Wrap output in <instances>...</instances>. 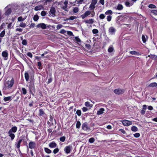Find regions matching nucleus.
Here are the masks:
<instances>
[{
	"instance_id": "f257e3e1",
	"label": "nucleus",
	"mask_w": 157,
	"mask_h": 157,
	"mask_svg": "<svg viewBox=\"0 0 157 157\" xmlns=\"http://www.w3.org/2000/svg\"><path fill=\"white\" fill-rule=\"evenodd\" d=\"M14 82V79L12 78L10 81H7L5 84V86L8 89L10 88L13 85Z\"/></svg>"
},
{
	"instance_id": "f03ea898",
	"label": "nucleus",
	"mask_w": 157,
	"mask_h": 157,
	"mask_svg": "<svg viewBox=\"0 0 157 157\" xmlns=\"http://www.w3.org/2000/svg\"><path fill=\"white\" fill-rule=\"evenodd\" d=\"M123 124L124 126H128L132 124V123L131 121L128 120H124L121 121Z\"/></svg>"
},
{
	"instance_id": "7ed1b4c3",
	"label": "nucleus",
	"mask_w": 157,
	"mask_h": 157,
	"mask_svg": "<svg viewBox=\"0 0 157 157\" xmlns=\"http://www.w3.org/2000/svg\"><path fill=\"white\" fill-rule=\"evenodd\" d=\"M72 149V146L70 145L66 146L64 149L66 154H68L69 153Z\"/></svg>"
},
{
	"instance_id": "20e7f679",
	"label": "nucleus",
	"mask_w": 157,
	"mask_h": 157,
	"mask_svg": "<svg viewBox=\"0 0 157 157\" xmlns=\"http://www.w3.org/2000/svg\"><path fill=\"white\" fill-rule=\"evenodd\" d=\"M2 55L4 60H7L8 59V52L7 50H5L2 52Z\"/></svg>"
},
{
	"instance_id": "39448f33",
	"label": "nucleus",
	"mask_w": 157,
	"mask_h": 157,
	"mask_svg": "<svg viewBox=\"0 0 157 157\" xmlns=\"http://www.w3.org/2000/svg\"><path fill=\"white\" fill-rule=\"evenodd\" d=\"M116 30L113 27H110L108 30L109 33L111 35H114L116 32Z\"/></svg>"
},
{
	"instance_id": "423d86ee",
	"label": "nucleus",
	"mask_w": 157,
	"mask_h": 157,
	"mask_svg": "<svg viewBox=\"0 0 157 157\" xmlns=\"http://www.w3.org/2000/svg\"><path fill=\"white\" fill-rule=\"evenodd\" d=\"M124 91V89H116L114 90V92L115 94L118 95L123 94Z\"/></svg>"
},
{
	"instance_id": "0eeeda50",
	"label": "nucleus",
	"mask_w": 157,
	"mask_h": 157,
	"mask_svg": "<svg viewBox=\"0 0 157 157\" xmlns=\"http://www.w3.org/2000/svg\"><path fill=\"white\" fill-rule=\"evenodd\" d=\"M91 14V11H86L84 14L81 15L80 16L82 19H84Z\"/></svg>"
},
{
	"instance_id": "6e6552de",
	"label": "nucleus",
	"mask_w": 157,
	"mask_h": 157,
	"mask_svg": "<svg viewBox=\"0 0 157 157\" xmlns=\"http://www.w3.org/2000/svg\"><path fill=\"white\" fill-rule=\"evenodd\" d=\"M36 27L38 28H40L43 29H45L47 28L46 25L43 23L38 24Z\"/></svg>"
},
{
	"instance_id": "1a4fd4ad",
	"label": "nucleus",
	"mask_w": 157,
	"mask_h": 157,
	"mask_svg": "<svg viewBox=\"0 0 157 157\" xmlns=\"http://www.w3.org/2000/svg\"><path fill=\"white\" fill-rule=\"evenodd\" d=\"M36 146V143L33 141L30 142L29 144V147L31 149L34 148Z\"/></svg>"
},
{
	"instance_id": "9d476101",
	"label": "nucleus",
	"mask_w": 157,
	"mask_h": 157,
	"mask_svg": "<svg viewBox=\"0 0 157 157\" xmlns=\"http://www.w3.org/2000/svg\"><path fill=\"white\" fill-rule=\"evenodd\" d=\"M21 95H25L27 94V90L24 87H22L20 89Z\"/></svg>"
},
{
	"instance_id": "9b49d317",
	"label": "nucleus",
	"mask_w": 157,
	"mask_h": 157,
	"mask_svg": "<svg viewBox=\"0 0 157 157\" xmlns=\"http://www.w3.org/2000/svg\"><path fill=\"white\" fill-rule=\"evenodd\" d=\"M9 6H7L5 8V9H7L6 10V11L5 13H4L5 15H9L11 13L12 10L10 8H8Z\"/></svg>"
},
{
	"instance_id": "f8f14e48",
	"label": "nucleus",
	"mask_w": 157,
	"mask_h": 157,
	"mask_svg": "<svg viewBox=\"0 0 157 157\" xmlns=\"http://www.w3.org/2000/svg\"><path fill=\"white\" fill-rule=\"evenodd\" d=\"M48 146L51 148H55L57 146V144L54 141H52L49 144Z\"/></svg>"
},
{
	"instance_id": "ddd939ff",
	"label": "nucleus",
	"mask_w": 157,
	"mask_h": 157,
	"mask_svg": "<svg viewBox=\"0 0 157 157\" xmlns=\"http://www.w3.org/2000/svg\"><path fill=\"white\" fill-rule=\"evenodd\" d=\"M82 128L84 130H87L89 129V127L88 126L86 122H85L82 124Z\"/></svg>"
},
{
	"instance_id": "4468645a",
	"label": "nucleus",
	"mask_w": 157,
	"mask_h": 157,
	"mask_svg": "<svg viewBox=\"0 0 157 157\" xmlns=\"http://www.w3.org/2000/svg\"><path fill=\"white\" fill-rule=\"evenodd\" d=\"M94 19H90L89 20H87L84 21V22H85V23L92 24L94 22Z\"/></svg>"
},
{
	"instance_id": "2eb2a0df",
	"label": "nucleus",
	"mask_w": 157,
	"mask_h": 157,
	"mask_svg": "<svg viewBox=\"0 0 157 157\" xmlns=\"http://www.w3.org/2000/svg\"><path fill=\"white\" fill-rule=\"evenodd\" d=\"M111 41V40L108 37L105 36V40L103 42V44L104 45H105L106 44L109 43Z\"/></svg>"
},
{
	"instance_id": "dca6fc26",
	"label": "nucleus",
	"mask_w": 157,
	"mask_h": 157,
	"mask_svg": "<svg viewBox=\"0 0 157 157\" xmlns=\"http://www.w3.org/2000/svg\"><path fill=\"white\" fill-rule=\"evenodd\" d=\"M123 8V6L121 4H118V5L115 7V9L116 10H121Z\"/></svg>"
},
{
	"instance_id": "f3484780",
	"label": "nucleus",
	"mask_w": 157,
	"mask_h": 157,
	"mask_svg": "<svg viewBox=\"0 0 157 157\" xmlns=\"http://www.w3.org/2000/svg\"><path fill=\"white\" fill-rule=\"evenodd\" d=\"M23 139H20L16 143L15 145L17 148H19L20 146V144L22 141Z\"/></svg>"
},
{
	"instance_id": "a211bd4d",
	"label": "nucleus",
	"mask_w": 157,
	"mask_h": 157,
	"mask_svg": "<svg viewBox=\"0 0 157 157\" xmlns=\"http://www.w3.org/2000/svg\"><path fill=\"white\" fill-rule=\"evenodd\" d=\"M17 127L16 126H13L12 127L10 130H9L8 132L12 133H15L17 132Z\"/></svg>"
},
{
	"instance_id": "6ab92c4d",
	"label": "nucleus",
	"mask_w": 157,
	"mask_h": 157,
	"mask_svg": "<svg viewBox=\"0 0 157 157\" xmlns=\"http://www.w3.org/2000/svg\"><path fill=\"white\" fill-rule=\"evenodd\" d=\"M50 12L53 15L55 16V13L56 10L55 8L54 7H51L50 10Z\"/></svg>"
},
{
	"instance_id": "aec40b11",
	"label": "nucleus",
	"mask_w": 157,
	"mask_h": 157,
	"mask_svg": "<svg viewBox=\"0 0 157 157\" xmlns=\"http://www.w3.org/2000/svg\"><path fill=\"white\" fill-rule=\"evenodd\" d=\"M105 109L103 108H100L99 110L97 112V114L98 115H101L104 113Z\"/></svg>"
},
{
	"instance_id": "412c9836",
	"label": "nucleus",
	"mask_w": 157,
	"mask_h": 157,
	"mask_svg": "<svg viewBox=\"0 0 157 157\" xmlns=\"http://www.w3.org/2000/svg\"><path fill=\"white\" fill-rule=\"evenodd\" d=\"M8 133L9 134V136L11 138V140H13L15 136L14 134L13 133L9 132Z\"/></svg>"
},
{
	"instance_id": "4be33fe9",
	"label": "nucleus",
	"mask_w": 157,
	"mask_h": 157,
	"mask_svg": "<svg viewBox=\"0 0 157 157\" xmlns=\"http://www.w3.org/2000/svg\"><path fill=\"white\" fill-rule=\"evenodd\" d=\"M148 56L150 57V58L155 60H157V56L154 55H148Z\"/></svg>"
},
{
	"instance_id": "5701e85b",
	"label": "nucleus",
	"mask_w": 157,
	"mask_h": 157,
	"mask_svg": "<svg viewBox=\"0 0 157 157\" xmlns=\"http://www.w3.org/2000/svg\"><path fill=\"white\" fill-rule=\"evenodd\" d=\"M12 96L4 97L3 99V100L5 102L7 101H10L12 100Z\"/></svg>"
},
{
	"instance_id": "b1692460",
	"label": "nucleus",
	"mask_w": 157,
	"mask_h": 157,
	"mask_svg": "<svg viewBox=\"0 0 157 157\" xmlns=\"http://www.w3.org/2000/svg\"><path fill=\"white\" fill-rule=\"evenodd\" d=\"M157 86V83L155 82H154L151 83L149 84L148 86V87H156Z\"/></svg>"
},
{
	"instance_id": "393cba45",
	"label": "nucleus",
	"mask_w": 157,
	"mask_h": 157,
	"mask_svg": "<svg viewBox=\"0 0 157 157\" xmlns=\"http://www.w3.org/2000/svg\"><path fill=\"white\" fill-rule=\"evenodd\" d=\"M25 80L27 82H28L29 79V75L27 72H25Z\"/></svg>"
},
{
	"instance_id": "a878e982",
	"label": "nucleus",
	"mask_w": 157,
	"mask_h": 157,
	"mask_svg": "<svg viewBox=\"0 0 157 157\" xmlns=\"http://www.w3.org/2000/svg\"><path fill=\"white\" fill-rule=\"evenodd\" d=\"M39 116H42L43 115L45 114L44 111L42 109H40L39 110Z\"/></svg>"
},
{
	"instance_id": "bb28decb",
	"label": "nucleus",
	"mask_w": 157,
	"mask_h": 157,
	"mask_svg": "<svg viewBox=\"0 0 157 157\" xmlns=\"http://www.w3.org/2000/svg\"><path fill=\"white\" fill-rule=\"evenodd\" d=\"M42 8H43V6L41 5H40L36 6L34 9L35 11H38L41 10Z\"/></svg>"
},
{
	"instance_id": "cd10ccee",
	"label": "nucleus",
	"mask_w": 157,
	"mask_h": 157,
	"mask_svg": "<svg viewBox=\"0 0 157 157\" xmlns=\"http://www.w3.org/2000/svg\"><path fill=\"white\" fill-rule=\"evenodd\" d=\"M129 52L133 55L138 56L139 55V53L138 52L135 51H130Z\"/></svg>"
},
{
	"instance_id": "c85d7f7f",
	"label": "nucleus",
	"mask_w": 157,
	"mask_h": 157,
	"mask_svg": "<svg viewBox=\"0 0 157 157\" xmlns=\"http://www.w3.org/2000/svg\"><path fill=\"white\" fill-rule=\"evenodd\" d=\"M133 3H130L126 1L125 2V6L128 7H130L133 5Z\"/></svg>"
},
{
	"instance_id": "c756f323",
	"label": "nucleus",
	"mask_w": 157,
	"mask_h": 157,
	"mask_svg": "<svg viewBox=\"0 0 157 157\" xmlns=\"http://www.w3.org/2000/svg\"><path fill=\"white\" fill-rule=\"evenodd\" d=\"M75 38L76 42L78 43V44H79L80 43L81 44V40L78 38V36H75Z\"/></svg>"
},
{
	"instance_id": "7c9ffc66",
	"label": "nucleus",
	"mask_w": 157,
	"mask_h": 157,
	"mask_svg": "<svg viewBox=\"0 0 157 157\" xmlns=\"http://www.w3.org/2000/svg\"><path fill=\"white\" fill-rule=\"evenodd\" d=\"M131 129L133 132H136L138 131L137 128L135 126H133L132 127Z\"/></svg>"
},
{
	"instance_id": "2f4dec72",
	"label": "nucleus",
	"mask_w": 157,
	"mask_h": 157,
	"mask_svg": "<svg viewBox=\"0 0 157 157\" xmlns=\"http://www.w3.org/2000/svg\"><path fill=\"white\" fill-rule=\"evenodd\" d=\"M44 150L48 154H50L52 152V151L48 148L45 147Z\"/></svg>"
},
{
	"instance_id": "473e14b6",
	"label": "nucleus",
	"mask_w": 157,
	"mask_h": 157,
	"mask_svg": "<svg viewBox=\"0 0 157 157\" xmlns=\"http://www.w3.org/2000/svg\"><path fill=\"white\" fill-rule=\"evenodd\" d=\"M112 13L113 12L111 10H108L105 13V14L107 15H111Z\"/></svg>"
},
{
	"instance_id": "72a5a7b5",
	"label": "nucleus",
	"mask_w": 157,
	"mask_h": 157,
	"mask_svg": "<svg viewBox=\"0 0 157 157\" xmlns=\"http://www.w3.org/2000/svg\"><path fill=\"white\" fill-rule=\"evenodd\" d=\"M39 19V17L37 15H35L33 17V19L35 21H36Z\"/></svg>"
},
{
	"instance_id": "f704fd0d",
	"label": "nucleus",
	"mask_w": 157,
	"mask_h": 157,
	"mask_svg": "<svg viewBox=\"0 0 157 157\" xmlns=\"http://www.w3.org/2000/svg\"><path fill=\"white\" fill-rule=\"evenodd\" d=\"M114 50V48L113 46H110L108 49V51L109 52H111Z\"/></svg>"
},
{
	"instance_id": "c9c22d12",
	"label": "nucleus",
	"mask_w": 157,
	"mask_h": 157,
	"mask_svg": "<svg viewBox=\"0 0 157 157\" xmlns=\"http://www.w3.org/2000/svg\"><path fill=\"white\" fill-rule=\"evenodd\" d=\"M77 18V17L76 16H72L70 17L69 18H67L66 19V20H73L74 19H75Z\"/></svg>"
},
{
	"instance_id": "e433bc0d",
	"label": "nucleus",
	"mask_w": 157,
	"mask_h": 157,
	"mask_svg": "<svg viewBox=\"0 0 157 157\" xmlns=\"http://www.w3.org/2000/svg\"><path fill=\"white\" fill-rule=\"evenodd\" d=\"M95 7V5L91 4L89 8L90 9V10H94Z\"/></svg>"
},
{
	"instance_id": "4c0bfd02",
	"label": "nucleus",
	"mask_w": 157,
	"mask_h": 157,
	"mask_svg": "<svg viewBox=\"0 0 157 157\" xmlns=\"http://www.w3.org/2000/svg\"><path fill=\"white\" fill-rule=\"evenodd\" d=\"M81 125V124L80 122L79 121H77L76 124V128L78 129L80 128Z\"/></svg>"
},
{
	"instance_id": "58836bf2",
	"label": "nucleus",
	"mask_w": 157,
	"mask_h": 157,
	"mask_svg": "<svg viewBox=\"0 0 157 157\" xmlns=\"http://www.w3.org/2000/svg\"><path fill=\"white\" fill-rule=\"evenodd\" d=\"M85 105L86 107H92V105L90 104V103L89 101H86L85 103Z\"/></svg>"
},
{
	"instance_id": "ea45409f",
	"label": "nucleus",
	"mask_w": 157,
	"mask_h": 157,
	"mask_svg": "<svg viewBox=\"0 0 157 157\" xmlns=\"http://www.w3.org/2000/svg\"><path fill=\"white\" fill-rule=\"evenodd\" d=\"M5 34V30H4L2 31L1 33H0V37H3Z\"/></svg>"
},
{
	"instance_id": "a19ab883",
	"label": "nucleus",
	"mask_w": 157,
	"mask_h": 157,
	"mask_svg": "<svg viewBox=\"0 0 157 157\" xmlns=\"http://www.w3.org/2000/svg\"><path fill=\"white\" fill-rule=\"evenodd\" d=\"M151 13H153L154 14L157 15V10H152L151 11Z\"/></svg>"
},
{
	"instance_id": "79ce46f5",
	"label": "nucleus",
	"mask_w": 157,
	"mask_h": 157,
	"mask_svg": "<svg viewBox=\"0 0 157 157\" xmlns=\"http://www.w3.org/2000/svg\"><path fill=\"white\" fill-rule=\"evenodd\" d=\"M148 7L150 8L154 9L156 8V6L154 4H150L148 6Z\"/></svg>"
},
{
	"instance_id": "37998d69",
	"label": "nucleus",
	"mask_w": 157,
	"mask_h": 157,
	"mask_svg": "<svg viewBox=\"0 0 157 157\" xmlns=\"http://www.w3.org/2000/svg\"><path fill=\"white\" fill-rule=\"evenodd\" d=\"M79 9L78 7H75L73 9V12L74 13H77L78 12Z\"/></svg>"
},
{
	"instance_id": "c03bdc74",
	"label": "nucleus",
	"mask_w": 157,
	"mask_h": 157,
	"mask_svg": "<svg viewBox=\"0 0 157 157\" xmlns=\"http://www.w3.org/2000/svg\"><path fill=\"white\" fill-rule=\"evenodd\" d=\"M95 141V139L94 138L92 137L90 138L89 140V142L91 143H92Z\"/></svg>"
},
{
	"instance_id": "a18cd8bd",
	"label": "nucleus",
	"mask_w": 157,
	"mask_h": 157,
	"mask_svg": "<svg viewBox=\"0 0 157 157\" xmlns=\"http://www.w3.org/2000/svg\"><path fill=\"white\" fill-rule=\"evenodd\" d=\"M142 41L144 43H145L146 42L147 40L145 37L144 35H142Z\"/></svg>"
},
{
	"instance_id": "49530a36",
	"label": "nucleus",
	"mask_w": 157,
	"mask_h": 157,
	"mask_svg": "<svg viewBox=\"0 0 157 157\" xmlns=\"http://www.w3.org/2000/svg\"><path fill=\"white\" fill-rule=\"evenodd\" d=\"M112 16L111 15H109L107 16V21L109 22L112 19Z\"/></svg>"
},
{
	"instance_id": "de8ad7c7",
	"label": "nucleus",
	"mask_w": 157,
	"mask_h": 157,
	"mask_svg": "<svg viewBox=\"0 0 157 157\" xmlns=\"http://www.w3.org/2000/svg\"><path fill=\"white\" fill-rule=\"evenodd\" d=\"M19 26L21 27L25 28L26 26V24L25 23L22 22L20 23Z\"/></svg>"
},
{
	"instance_id": "09e8293b",
	"label": "nucleus",
	"mask_w": 157,
	"mask_h": 157,
	"mask_svg": "<svg viewBox=\"0 0 157 157\" xmlns=\"http://www.w3.org/2000/svg\"><path fill=\"white\" fill-rule=\"evenodd\" d=\"M76 114H77V115L78 116H81V111L80 110H77V111L76 112Z\"/></svg>"
},
{
	"instance_id": "8fccbe9b",
	"label": "nucleus",
	"mask_w": 157,
	"mask_h": 157,
	"mask_svg": "<svg viewBox=\"0 0 157 157\" xmlns=\"http://www.w3.org/2000/svg\"><path fill=\"white\" fill-rule=\"evenodd\" d=\"M37 65L39 67L38 68L39 69H41L42 68V63L40 61H39L37 63Z\"/></svg>"
},
{
	"instance_id": "3c124183",
	"label": "nucleus",
	"mask_w": 157,
	"mask_h": 157,
	"mask_svg": "<svg viewBox=\"0 0 157 157\" xmlns=\"http://www.w3.org/2000/svg\"><path fill=\"white\" fill-rule=\"evenodd\" d=\"M22 44L24 45H27V41L26 40L24 39L22 40Z\"/></svg>"
},
{
	"instance_id": "603ef678",
	"label": "nucleus",
	"mask_w": 157,
	"mask_h": 157,
	"mask_svg": "<svg viewBox=\"0 0 157 157\" xmlns=\"http://www.w3.org/2000/svg\"><path fill=\"white\" fill-rule=\"evenodd\" d=\"M105 17V16L103 14H101L99 16V17L101 19H103Z\"/></svg>"
},
{
	"instance_id": "864d4df0",
	"label": "nucleus",
	"mask_w": 157,
	"mask_h": 157,
	"mask_svg": "<svg viewBox=\"0 0 157 157\" xmlns=\"http://www.w3.org/2000/svg\"><path fill=\"white\" fill-rule=\"evenodd\" d=\"M59 151V149L58 147L55 149L53 151V152L54 154H56Z\"/></svg>"
},
{
	"instance_id": "5fc2aeb1",
	"label": "nucleus",
	"mask_w": 157,
	"mask_h": 157,
	"mask_svg": "<svg viewBox=\"0 0 157 157\" xmlns=\"http://www.w3.org/2000/svg\"><path fill=\"white\" fill-rule=\"evenodd\" d=\"M65 139L66 138L65 136H63L60 137L59 138V140L61 141L62 142H63L65 141Z\"/></svg>"
},
{
	"instance_id": "6e6d98bb",
	"label": "nucleus",
	"mask_w": 157,
	"mask_h": 157,
	"mask_svg": "<svg viewBox=\"0 0 157 157\" xmlns=\"http://www.w3.org/2000/svg\"><path fill=\"white\" fill-rule=\"evenodd\" d=\"M98 30L96 29H94L92 30V32L94 34L98 33Z\"/></svg>"
},
{
	"instance_id": "4d7b16f0",
	"label": "nucleus",
	"mask_w": 157,
	"mask_h": 157,
	"mask_svg": "<svg viewBox=\"0 0 157 157\" xmlns=\"http://www.w3.org/2000/svg\"><path fill=\"white\" fill-rule=\"evenodd\" d=\"M18 21H24V19H23L21 16L17 18Z\"/></svg>"
},
{
	"instance_id": "13d9d810",
	"label": "nucleus",
	"mask_w": 157,
	"mask_h": 157,
	"mask_svg": "<svg viewBox=\"0 0 157 157\" xmlns=\"http://www.w3.org/2000/svg\"><path fill=\"white\" fill-rule=\"evenodd\" d=\"M133 135L135 137L138 138L140 136V134L139 133H136L134 134Z\"/></svg>"
},
{
	"instance_id": "bf43d9fd",
	"label": "nucleus",
	"mask_w": 157,
	"mask_h": 157,
	"mask_svg": "<svg viewBox=\"0 0 157 157\" xmlns=\"http://www.w3.org/2000/svg\"><path fill=\"white\" fill-rule=\"evenodd\" d=\"M16 53L18 55L20 56H21L23 57H24V56L21 53H20L19 50H17Z\"/></svg>"
},
{
	"instance_id": "052dcab7",
	"label": "nucleus",
	"mask_w": 157,
	"mask_h": 157,
	"mask_svg": "<svg viewBox=\"0 0 157 157\" xmlns=\"http://www.w3.org/2000/svg\"><path fill=\"white\" fill-rule=\"evenodd\" d=\"M119 131L121 132L122 133H123L124 134H126V132L123 129L120 128L119 129Z\"/></svg>"
},
{
	"instance_id": "680f3d73",
	"label": "nucleus",
	"mask_w": 157,
	"mask_h": 157,
	"mask_svg": "<svg viewBox=\"0 0 157 157\" xmlns=\"http://www.w3.org/2000/svg\"><path fill=\"white\" fill-rule=\"evenodd\" d=\"M46 11H43L41 12V15L42 16H44L46 15Z\"/></svg>"
},
{
	"instance_id": "e2e57ef3",
	"label": "nucleus",
	"mask_w": 157,
	"mask_h": 157,
	"mask_svg": "<svg viewBox=\"0 0 157 157\" xmlns=\"http://www.w3.org/2000/svg\"><path fill=\"white\" fill-rule=\"evenodd\" d=\"M27 55L31 58H32L33 56L32 54L30 52H28L27 54Z\"/></svg>"
},
{
	"instance_id": "0e129e2a",
	"label": "nucleus",
	"mask_w": 157,
	"mask_h": 157,
	"mask_svg": "<svg viewBox=\"0 0 157 157\" xmlns=\"http://www.w3.org/2000/svg\"><path fill=\"white\" fill-rule=\"evenodd\" d=\"M97 3V0H92V2L91 4L94 5L95 6Z\"/></svg>"
},
{
	"instance_id": "69168bd1",
	"label": "nucleus",
	"mask_w": 157,
	"mask_h": 157,
	"mask_svg": "<svg viewBox=\"0 0 157 157\" xmlns=\"http://www.w3.org/2000/svg\"><path fill=\"white\" fill-rule=\"evenodd\" d=\"M63 26L61 24H59L57 25L56 26V28L57 29H61L62 27Z\"/></svg>"
},
{
	"instance_id": "338daca9",
	"label": "nucleus",
	"mask_w": 157,
	"mask_h": 157,
	"mask_svg": "<svg viewBox=\"0 0 157 157\" xmlns=\"http://www.w3.org/2000/svg\"><path fill=\"white\" fill-rule=\"evenodd\" d=\"M67 6H66L65 5L64 6H63L62 8L63 10H64L65 11H67L68 10L67 8Z\"/></svg>"
},
{
	"instance_id": "774afa93",
	"label": "nucleus",
	"mask_w": 157,
	"mask_h": 157,
	"mask_svg": "<svg viewBox=\"0 0 157 157\" xmlns=\"http://www.w3.org/2000/svg\"><path fill=\"white\" fill-rule=\"evenodd\" d=\"M82 111L84 112H85L88 110V109L86 107H83L82 108Z\"/></svg>"
}]
</instances>
